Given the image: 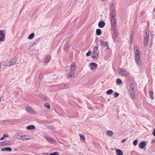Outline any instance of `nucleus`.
<instances>
[{
	"instance_id": "nucleus-1",
	"label": "nucleus",
	"mask_w": 155,
	"mask_h": 155,
	"mask_svg": "<svg viewBox=\"0 0 155 155\" xmlns=\"http://www.w3.org/2000/svg\"><path fill=\"white\" fill-rule=\"evenodd\" d=\"M134 49L135 53V61L137 64L140 65L141 64L140 60V53L137 46H134Z\"/></svg>"
},
{
	"instance_id": "nucleus-2",
	"label": "nucleus",
	"mask_w": 155,
	"mask_h": 155,
	"mask_svg": "<svg viewBox=\"0 0 155 155\" xmlns=\"http://www.w3.org/2000/svg\"><path fill=\"white\" fill-rule=\"evenodd\" d=\"M143 36L144 39L143 40V44L144 47H146L149 42V34L148 30L146 29L144 31Z\"/></svg>"
},
{
	"instance_id": "nucleus-3",
	"label": "nucleus",
	"mask_w": 155,
	"mask_h": 155,
	"mask_svg": "<svg viewBox=\"0 0 155 155\" xmlns=\"http://www.w3.org/2000/svg\"><path fill=\"white\" fill-rule=\"evenodd\" d=\"M118 71L122 76H127L129 75V73L123 68H119Z\"/></svg>"
},
{
	"instance_id": "nucleus-4",
	"label": "nucleus",
	"mask_w": 155,
	"mask_h": 155,
	"mask_svg": "<svg viewBox=\"0 0 155 155\" xmlns=\"http://www.w3.org/2000/svg\"><path fill=\"white\" fill-rule=\"evenodd\" d=\"M98 47L97 46H94L93 50L92 52V56L94 58H97L98 57V52L97 51H98Z\"/></svg>"
},
{
	"instance_id": "nucleus-5",
	"label": "nucleus",
	"mask_w": 155,
	"mask_h": 155,
	"mask_svg": "<svg viewBox=\"0 0 155 155\" xmlns=\"http://www.w3.org/2000/svg\"><path fill=\"white\" fill-rule=\"evenodd\" d=\"M110 24L114 30L116 29V21L115 18H110Z\"/></svg>"
},
{
	"instance_id": "nucleus-6",
	"label": "nucleus",
	"mask_w": 155,
	"mask_h": 155,
	"mask_svg": "<svg viewBox=\"0 0 155 155\" xmlns=\"http://www.w3.org/2000/svg\"><path fill=\"white\" fill-rule=\"evenodd\" d=\"M18 136H19L20 137L18 138V140L23 141L25 140H29L30 139V137L29 136L24 135H21L18 134Z\"/></svg>"
},
{
	"instance_id": "nucleus-7",
	"label": "nucleus",
	"mask_w": 155,
	"mask_h": 155,
	"mask_svg": "<svg viewBox=\"0 0 155 155\" xmlns=\"http://www.w3.org/2000/svg\"><path fill=\"white\" fill-rule=\"evenodd\" d=\"M5 40V34L3 30H0V42L4 41Z\"/></svg>"
},
{
	"instance_id": "nucleus-8",
	"label": "nucleus",
	"mask_w": 155,
	"mask_h": 155,
	"mask_svg": "<svg viewBox=\"0 0 155 155\" xmlns=\"http://www.w3.org/2000/svg\"><path fill=\"white\" fill-rule=\"evenodd\" d=\"M91 70H94L96 69L97 67V64L95 63H92L90 64L89 65Z\"/></svg>"
},
{
	"instance_id": "nucleus-9",
	"label": "nucleus",
	"mask_w": 155,
	"mask_h": 155,
	"mask_svg": "<svg viewBox=\"0 0 155 155\" xmlns=\"http://www.w3.org/2000/svg\"><path fill=\"white\" fill-rule=\"evenodd\" d=\"M99 42L101 46L107 47V49H110L109 45L107 42H104L102 40H100Z\"/></svg>"
},
{
	"instance_id": "nucleus-10",
	"label": "nucleus",
	"mask_w": 155,
	"mask_h": 155,
	"mask_svg": "<svg viewBox=\"0 0 155 155\" xmlns=\"http://www.w3.org/2000/svg\"><path fill=\"white\" fill-rule=\"evenodd\" d=\"M26 110L30 114H36L35 111L29 107H26Z\"/></svg>"
},
{
	"instance_id": "nucleus-11",
	"label": "nucleus",
	"mask_w": 155,
	"mask_h": 155,
	"mask_svg": "<svg viewBox=\"0 0 155 155\" xmlns=\"http://www.w3.org/2000/svg\"><path fill=\"white\" fill-rule=\"evenodd\" d=\"M45 138L50 143L53 144L55 143L56 142V141L54 139L53 140L49 137L45 136Z\"/></svg>"
},
{
	"instance_id": "nucleus-12",
	"label": "nucleus",
	"mask_w": 155,
	"mask_h": 155,
	"mask_svg": "<svg viewBox=\"0 0 155 155\" xmlns=\"http://www.w3.org/2000/svg\"><path fill=\"white\" fill-rule=\"evenodd\" d=\"M130 94L132 99L135 98V91L134 88L130 89Z\"/></svg>"
},
{
	"instance_id": "nucleus-13",
	"label": "nucleus",
	"mask_w": 155,
	"mask_h": 155,
	"mask_svg": "<svg viewBox=\"0 0 155 155\" xmlns=\"http://www.w3.org/2000/svg\"><path fill=\"white\" fill-rule=\"evenodd\" d=\"M75 74L74 71H71L69 74L67 75V78L68 79H69L73 77Z\"/></svg>"
},
{
	"instance_id": "nucleus-14",
	"label": "nucleus",
	"mask_w": 155,
	"mask_h": 155,
	"mask_svg": "<svg viewBox=\"0 0 155 155\" xmlns=\"http://www.w3.org/2000/svg\"><path fill=\"white\" fill-rule=\"evenodd\" d=\"M16 59L15 58L11 60L8 62L9 64V66L13 65L16 62Z\"/></svg>"
},
{
	"instance_id": "nucleus-15",
	"label": "nucleus",
	"mask_w": 155,
	"mask_h": 155,
	"mask_svg": "<svg viewBox=\"0 0 155 155\" xmlns=\"http://www.w3.org/2000/svg\"><path fill=\"white\" fill-rule=\"evenodd\" d=\"M110 18H115V10H111L110 13Z\"/></svg>"
},
{
	"instance_id": "nucleus-16",
	"label": "nucleus",
	"mask_w": 155,
	"mask_h": 155,
	"mask_svg": "<svg viewBox=\"0 0 155 155\" xmlns=\"http://www.w3.org/2000/svg\"><path fill=\"white\" fill-rule=\"evenodd\" d=\"M76 67L75 63L73 62L72 63L70 66V71H74Z\"/></svg>"
},
{
	"instance_id": "nucleus-17",
	"label": "nucleus",
	"mask_w": 155,
	"mask_h": 155,
	"mask_svg": "<svg viewBox=\"0 0 155 155\" xmlns=\"http://www.w3.org/2000/svg\"><path fill=\"white\" fill-rule=\"evenodd\" d=\"M146 143L145 142H141L139 143V147L141 149H143L146 145Z\"/></svg>"
},
{
	"instance_id": "nucleus-18",
	"label": "nucleus",
	"mask_w": 155,
	"mask_h": 155,
	"mask_svg": "<svg viewBox=\"0 0 155 155\" xmlns=\"http://www.w3.org/2000/svg\"><path fill=\"white\" fill-rule=\"evenodd\" d=\"M51 57L50 55H48L45 58L44 63L46 64L48 63L51 59Z\"/></svg>"
},
{
	"instance_id": "nucleus-19",
	"label": "nucleus",
	"mask_w": 155,
	"mask_h": 155,
	"mask_svg": "<svg viewBox=\"0 0 155 155\" xmlns=\"http://www.w3.org/2000/svg\"><path fill=\"white\" fill-rule=\"evenodd\" d=\"M1 150L2 151H8L10 152L12 151V148L10 147H6L1 148Z\"/></svg>"
},
{
	"instance_id": "nucleus-20",
	"label": "nucleus",
	"mask_w": 155,
	"mask_h": 155,
	"mask_svg": "<svg viewBox=\"0 0 155 155\" xmlns=\"http://www.w3.org/2000/svg\"><path fill=\"white\" fill-rule=\"evenodd\" d=\"M98 25L100 28H102L105 25V23L103 21H100L99 22Z\"/></svg>"
},
{
	"instance_id": "nucleus-21",
	"label": "nucleus",
	"mask_w": 155,
	"mask_h": 155,
	"mask_svg": "<svg viewBox=\"0 0 155 155\" xmlns=\"http://www.w3.org/2000/svg\"><path fill=\"white\" fill-rule=\"evenodd\" d=\"M117 155H122L123 154V152L120 149H117L116 151Z\"/></svg>"
},
{
	"instance_id": "nucleus-22",
	"label": "nucleus",
	"mask_w": 155,
	"mask_h": 155,
	"mask_svg": "<svg viewBox=\"0 0 155 155\" xmlns=\"http://www.w3.org/2000/svg\"><path fill=\"white\" fill-rule=\"evenodd\" d=\"M35 127V126L34 125H31L27 126L26 128L28 130H29L34 129Z\"/></svg>"
},
{
	"instance_id": "nucleus-23",
	"label": "nucleus",
	"mask_w": 155,
	"mask_h": 155,
	"mask_svg": "<svg viewBox=\"0 0 155 155\" xmlns=\"http://www.w3.org/2000/svg\"><path fill=\"white\" fill-rule=\"evenodd\" d=\"M43 154L45 155H58L59 153L57 152H55L54 153H51L50 154H48V153H43Z\"/></svg>"
},
{
	"instance_id": "nucleus-24",
	"label": "nucleus",
	"mask_w": 155,
	"mask_h": 155,
	"mask_svg": "<svg viewBox=\"0 0 155 155\" xmlns=\"http://www.w3.org/2000/svg\"><path fill=\"white\" fill-rule=\"evenodd\" d=\"M149 96L150 98L151 99H153L154 97L153 96V92L152 91H149Z\"/></svg>"
},
{
	"instance_id": "nucleus-25",
	"label": "nucleus",
	"mask_w": 155,
	"mask_h": 155,
	"mask_svg": "<svg viewBox=\"0 0 155 155\" xmlns=\"http://www.w3.org/2000/svg\"><path fill=\"white\" fill-rule=\"evenodd\" d=\"M34 36H35V35H34V33H31L30 35H29V36H28V39H29L30 40L34 38Z\"/></svg>"
},
{
	"instance_id": "nucleus-26",
	"label": "nucleus",
	"mask_w": 155,
	"mask_h": 155,
	"mask_svg": "<svg viewBox=\"0 0 155 155\" xmlns=\"http://www.w3.org/2000/svg\"><path fill=\"white\" fill-rule=\"evenodd\" d=\"M96 34L97 35H100L101 33V30L100 29H97L96 31Z\"/></svg>"
},
{
	"instance_id": "nucleus-27",
	"label": "nucleus",
	"mask_w": 155,
	"mask_h": 155,
	"mask_svg": "<svg viewBox=\"0 0 155 155\" xmlns=\"http://www.w3.org/2000/svg\"><path fill=\"white\" fill-rule=\"evenodd\" d=\"M79 135L80 137L81 140H82L84 142H85V137L82 134H79Z\"/></svg>"
},
{
	"instance_id": "nucleus-28",
	"label": "nucleus",
	"mask_w": 155,
	"mask_h": 155,
	"mask_svg": "<svg viewBox=\"0 0 155 155\" xmlns=\"http://www.w3.org/2000/svg\"><path fill=\"white\" fill-rule=\"evenodd\" d=\"M116 82L117 84L120 85L122 83V81L120 79L117 78V79Z\"/></svg>"
},
{
	"instance_id": "nucleus-29",
	"label": "nucleus",
	"mask_w": 155,
	"mask_h": 155,
	"mask_svg": "<svg viewBox=\"0 0 155 155\" xmlns=\"http://www.w3.org/2000/svg\"><path fill=\"white\" fill-rule=\"evenodd\" d=\"M113 92V91L112 89H109L107 91H106V93L107 94L110 95Z\"/></svg>"
},
{
	"instance_id": "nucleus-30",
	"label": "nucleus",
	"mask_w": 155,
	"mask_h": 155,
	"mask_svg": "<svg viewBox=\"0 0 155 155\" xmlns=\"http://www.w3.org/2000/svg\"><path fill=\"white\" fill-rule=\"evenodd\" d=\"M44 106L45 107H47L48 109H50L51 108L50 106V104L47 103H45L44 104Z\"/></svg>"
},
{
	"instance_id": "nucleus-31",
	"label": "nucleus",
	"mask_w": 155,
	"mask_h": 155,
	"mask_svg": "<svg viewBox=\"0 0 155 155\" xmlns=\"http://www.w3.org/2000/svg\"><path fill=\"white\" fill-rule=\"evenodd\" d=\"M107 134L108 136H111L113 135V133L112 131L108 130L107 132Z\"/></svg>"
},
{
	"instance_id": "nucleus-32",
	"label": "nucleus",
	"mask_w": 155,
	"mask_h": 155,
	"mask_svg": "<svg viewBox=\"0 0 155 155\" xmlns=\"http://www.w3.org/2000/svg\"><path fill=\"white\" fill-rule=\"evenodd\" d=\"M129 86L130 87V89L132 88H134V83L132 82H131L129 84Z\"/></svg>"
},
{
	"instance_id": "nucleus-33",
	"label": "nucleus",
	"mask_w": 155,
	"mask_h": 155,
	"mask_svg": "<svg viewBox=\"0 0 155 155\" xmlns=\"http://www.w3.org/2000/svg\"><path fill=\"white\" fill-rule=\"evenodd\" d=\"M69 44H68V43H67L65 45V47H64V49L66 50H67L68 48H69Z\"/></svg>"
},
{
	"instance_id": "nucleus-34",
	"label": "nucleus",
	"mask_w": 155,
	"mask_h": 155,
	"mask_svg": "<svg viewBox=\"0 0 155 155\" xmlns=\"http://www.w3.org/2000/svg\"><path fill=\"white\" fill-rule=\"evenodd\" d=\"M113 94L115 97H117L119 95V93L116 92L114 93Z\"/></svg>"
},
{
	"instance_id": "nucleus-35",
	"label": "nucleus",
	"mask_w": 155,
	"mask_h": 155,
	"mask_svg": "<svg viewBox=\"0 0 155 155\" xmlns=\"http://www.w3.org/2000/svg\"><path fill=\"white\" fill-rule=\"evenodd\" d=\"M41 98L44 100H47V99L46 97L44 95H41Z\"/></svg>"
},
{
	"instance_id": "nucleus-36",
	"label": "nucleus",
	"mask_w": 155,
	"mask_h": 155,
	"mask_svg": "<svg viewBox=\"0 0 155 155\" xmlns=\"http://www.w3.org/2000/svg\"><path fill=\"white\" fill-rule=\"evenodd\" d=\"M138 143V141L137 140H136L133 141V143L134 146H136Z\"/></svg>"
},
{
	"instance_id": "nucleus-37",
	"label": "nucleus",
	"mask_w": 155,
	"mask_h": 155,
	"mask_svg": "<svg viewBox=\"0 0 155 155\" xmlns=\"http://www.w3.org/2000/svg\"><path fill=\"white\" fill-rule=\"evenodd\" d=\"M110 10H115L114 7V4L113 3H112L110 5Z\"/></svg>"
},
{
	"instance_id": "nucleus-38",
	"label": "nucleus",
	"mask_w": 155,
	"mask_h": 155,
	"mask_svg": "<svg viewBox=\"0 0 155 155\" xmlns=\"http://www.w3.org/2000/svg\"><path fill=\"white\" fill-rule=\"evenodd\" d=\"M91 52L90 51H89L86 54V55L87 56H89L91 54Z\"/></svg>"
},
{
	"instance_id": "nucleus-39",
	"label": "nucleus",
	"mask_w": 155,
	"mask_h": 155,
	"mask_svg": "<svg viewBox=\"0 0 155 155\" xmlns=\"http://www.w3.org/2000/svg\"><path fill=\"white\" fill-rule=\"evenodd\" d=\"M152 134L153 135L155 136V128H154L152 132Z\"/></svg>"
},
{
	"instance_id": "nucleus-40",
	"label": "nucleus",
	"mask_w": 155,
	"mask_h": 155,
	"mask_svg": "<svg viewBox=\"0 0 155 155\" xmlns=\"http://www.w3.org/2000/svg\"><path fill=\"white\" fill-rule=\"evenodd\" d=\"M3 136L5 137H7L8 136V134H4Z\"/></svg>"
},
{
	"instance_id": "nucleus-41",
	"label": "nucleus",
	"mask_w": 155,
	"mask_h": 155,
	"mask_svg": "<svg viewBox=\"0 0 155 155\" xmlns=\"http://www.w3.org/2000/svg\"><path fill=\"white\" fill-rule=\"evenodd\" d=\"M126 141V139H124L121 141V143H124Z\"/></svg>"
},
{
	"instance_id": "nucleus-42",
	"label": "nucleus",
	"mask_w": 155,
	"mask_h": 155,
	"mask_svg": "<svg viewBox=\"0 0 155 155\" xmlns=\"http://www.w3.org/2000/svg\"><path fill=\"white\" fill-rule=\"evenodd\" d=\"M42 78V76L41 74L39 75V79H41Z\"/></svg>"
},
{
	"instance_id": "nucleus-43",
	"label": "nucleus",
	"mask_w": 155,
	"mask_h": 155,
	"mask_svg": "<svg viewBox=\"0 0 155 155\" xmlns=\"http://www.w3.org/2000/svg\"><path fill=\"white\" fill-rule=\"evenodd\" d=\"M63 86L64 87H68L69 86V84H64Z\"/></svg>"
},
{
	"instance_id": "nucleus-44",
	"label": "nucleus",
	"mask_w": 155,
	"mask_h": 155,
	"mask_svg": "<svg viewBox=\"0 0 155 155\" xmlns=\"http://www.w3.org/2000/svg\"><path fill=\"white\" fill-rule=\"evenodd\" d=\"M8 143H3V142H2L1 143V145L2 146H3L4 144H7Z\"/></svg>"
},
{
	"instance_id": "nucleus-45",
	"label": "nucleus",
	"mask_w": 155,
	"mask_h": 155,
	"mask_svg": "<svg viewBox=\"0 0 155 155\" xmlns=\"http://www.w3.org/2000/svg\"><path fill=\"white\" fill-rule=\"evenodd\" d=\"M2 65H3V66L4 67L7 66V65H6V64H5V62H3V63Z\"/></svg>"
},
{
	"instance_id": "nucleus-46",
	"label": "nucleus",
	"mask_w": 155,
	"mask_h": 155,
	"mask_svg": "<svg viewBox=\"0 0 155 155\" xmlns=\"http://www.w3.org/2000/svg\"><path fill=\"white\" fill-rule=\"evenodd\" d=\"M116 29H115V30H114V33L115 35H116V33H117V31L116 30Z\"/></svg>"
},
{
	"instance_id": "nucleus-47",
	"label": "nucleus",
	"mask_w": 155,
	"mask_h": 155,
	"mask_svg": "<svg viewBox=\"0 0 155 155\" xmlns=\"http://www.w3.org/2000/svg\"><path fill=\"white\" fill-rule=\"evenodd\" d=\"M5 138V137H4L3 136L2 137V138H1V140H3Z\"/></svg>"
},
{
	"instance_id": "nucleus-48",
	"label": "nucleus",
	"mask_w": 155,
	"mask_h": 155,
	"mask_svg": "<svg viewBox=\"0 0 155 155\" xmlns=\"http://www.w3.org/2000/svg\"><path fill=\"white\" fill-rule=\"evenodd\" d=\"M155 142V139H153L152 140V143H153V142Z\"/></svg>"
},
{
	"instance_id": "nucleus-49",
	"label": "nucleus",
	"mask_w": 155,
	"mask_h": 155,
	"mask_svg": "<svg viewBox=\"0 0 155 155\" xmlns=\"http://www.w3.org/2000/svg\"><path fill=\"white\" fill-rule=\"evenodd\" d=\"M35 44V42H33L32 43V46H33Z\"/></svg>"
},
{
	"instance_id": "nucleus-50",
	"label": "nucleus",
	"mask_w": 155,
	"mask_h": 155,
	"mask_svg": "<svg viewBox=\"0 0 155 155\" xmlns=\"http://www.w3.org/2000/svg\"><path fill=\"white\" fill-rule=\"evenodd\" d=\"M1 63H0V69H1Z\"/></svg>"
},
{
	"instance_id": "nucleus-51",
	"label": "nucleus",
	"mask_w": 155,
	"mask_h": 155,
	"mask_svg": "<svg viewBox=\"0 0 155 155\" xmlns=\"http://www.w3.org/2000/svg\"><path fill=\"white\" fill-rule=\"evenodd\" d=\"M130 37L131 38V39L132 40V38H133L132 36H131Z\"/></svg>"
},
{
	"instance_id": "nucleus-52",
	"label": "nucleus",
	"mask_w": 155,
	"mask_h": 155,
	"mask_svg": "<svg viewBox=\"0 0 155 155\" xmlns=\"http://www.w3.org/2000/svg\"><path fill=\"white\" fill-rule=\"evenodd\" d=\"M106 0H102L101 1L103 2L104 1H105Z\"/></svg>"
},
{
	"instance_id": "nucleus-53",
	"label": "nucleus",
	"mask_w": 155,
	"mask_h": 155,
	"mask_svg": "<svg viewBox=\"0 0 155 155\" xmlns=\"http://www.w3.org/2000/svg\"><path fill=\"white\" fill-rule=\"evenodd\" d=\"M1 140V138H0V140Z\"/></svg>"
},
{
	"instance_id": "nucleus-54",
	"label": "nucleus",
	"mask_w": 155,
	"mask_h": 155,
	"mask_svg": "<svg viewBox=\"0 0 155 155\" xmlns=\"http://www.w3.org/2000/svg\"><path fill=\"white\" fill-rule=\"evenodd\" d=\"M29 49H30V47H29Z\"/></svg>"
}]
</instances>
